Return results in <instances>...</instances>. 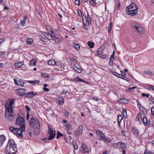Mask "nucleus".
<instances>
[{
  "label": "nucleus",
  "mask_w": 154,
  "mask_h": 154,
  "mask_svg": "<svg viewBox=\"0 0 154 154\" xmlns=\"http://www.w3.org/2000/svg\"><path fill=\"white\" fill-rule=\"evenodd\" d=\"M55 42L58 43H60L61 42V39L60 37H57L55 36V38L54 39Z\"/></svg>",
  "instance_id": "40"
},
{
  "label": "nucleus",
  "mask_w": 154,
  "mask_h": 154,
  "mask_svg": "<svg viewBox=\"0 0 154 154\" xmlns=\"http://www.w3.org/2000/svg\"><path fill=\"white\" fill-rule=\"evenodd\" d=\"M131 25L133 28L137 31L139 33L141 34L143 33L144 30L142 27L138 23L133 22L131 23Z\"/></svg>",
  "instance_id": "6"
},
{
  "label": "nucleus",
  "mask_w": 154,
  "mask_h": 154,
  "mask_svg": "<svg viewBox=\"0 0 154 154\" xmlns=\"http://www.w3.org/2000/svg\"><path fill=\"white\" fill-rule=\"evenodd\" d=\"M9 103L12 106L13 104L14 103V99H11L9 102Z\"/></svg>",
  "instance_id": "50"
},
{
  "label": "nucleus",
  "mask_w": 154,
  "mask_h": 154,
  "mask_svg": "<svg viewBox=\"0 0 154 154\" xmlns=\"http://www.w3.org/2000/svg\"><path fill=\"white\" fill-rule=\"evenodd\" d=\"M27 19V17L26 16L23 17V20H20V24L21 25V26H23L25 25Z\"/></svg>",
  "instance_id": "22"
},
{
  "label": "nucleus",
  "mask_w": 154,
  "mask_h": 154,
  "mask_svg": "<svg viewBox=\"0 0 154 154\" xmlns=\"http://www.w3.org/2000/svg\"><path fill=\"white\" fill-rule=\"evenodd\" d=\"M141 120V116L140 115V114L137 115V121H140V119Z\"/></svg>",
  "instance_id": "49"
},
{
  "label": "nucleus",
  "mask_w": 154,
  "mask_h": 154,
  "mask_svg": "<svg viewBox=\"0 0 154 154\" xmlns=\"http://www.w3.org/2000/svg\"><path fill=\"white\" fill-rule=\"evenodd\" d=\"M25 108L26 110L27 111L26 115V119L27 120H28L29 119V113L28 111L30 110V109L29 107L27 105L26 106Z\"/></svg>",
  "instance_id": "23"
},
{
  "label": "nucleus",
  "mask_w": 154,
  "mask_h": 154,
  "mask_svg": "<svg viewBox=\"0 0 154 154\" xmlns=\"http://www.w3.org/2000/svg\"><path fill=\"white\" fill-rule=\"evenodd\" d=\"M9 129L11 131H12L14 133V132H15L16 131V128H14L13 126H10V127H9Z\"/></svg>",
  "instance_id": "45"
},
{
  "label": "nucleus",
  "mask_w": 154,
  "mask_h": 154,
  "mask_svg": "<svg viewBox=\"0 0 154 154\" xmlns=\"http://www.w3.org/2000/svg\"><path fill=\"white\" fill-rule=\"evenodd\" d=\"M5 115L8 117L10 116L13 117L14 116V113L13 112V109L11 105L8 102L5 104Z\"/></svg>",
  "instance_id": "3"
},
{
  "label": "nucleus",
  "mask_w": 154,
  "mask_h": 154,
  "mask_svg": "<svg viewBox=\"0 0 154 154\" xmlns=\"http://www.w3.org/2000/svg\"><path fill=\"white\" fill-rule=\"evenodd\" d=\"M55 61L54 60H49L48 62V64L50 65H55Z\"/></svg>",
  "instance_id": "39"
},
{
  "label": "nucleus",
  "mask_w": 154,
  "mask_h": 154,
  "mask_svg": "<svg viewBox=\"0 0 154 154\" xmlns=\"http://www.w3.org/2000/svg\"><path fill=\"white\" fill-rule=\"evenodd\" d=\"M75 4L77 5H79L80 4V2L79 0H76L75 1Z\"/></svg>",
  "instance_id": "54"
},
{
  "label": "nucleus",
  "mask_w": 154,
  "mask_h": 154,
  "mask_svg": "<svg viewBox=\"0 0 154 154\" xmlns=\"http://www.w3.org/2000/svg\"><path fill=\"white\" fill-rule=\"evenodd\" d=\"M15 67L17 68H20L22 67L23 65V63L20 62H16L14 64Z\"/></svg>",
  "instance_id": "24"
},
{
  "label": "nucleus",
  "mask_w": 154,
  "mask_h": 154,
  "mask_svg": "<svg viewBox=\"0 0 154 154\" xmlns=\"http://www.w3.org/2000/svg\"><path fill=\"white\" fill-rule=\"evenodd\" d=\"M144 73L146 75H151L152 74V72H151L146 70L144 71Z\"/></svg>",
  "instance_id": "51"
},
{
  "label": "nucleus",
  "mask_w": 154,
  "mask_h": 154,
  "mask_svg": "<svg viewBox=\"0 0 154 154\" xmlns=\"http://www.w3.org/2000/svg\"><path fill=\"white\" fill-rule=\"evenodd\" d=\"M34 119L33 118V117L31 118L30 120L29 121V120H28L29 121V124L30 125V126L31 127H33V122H34Z\"/></svg>",
  "instance_id": "28"
},
{
  "label": "nucleus",
  "mask_w": 154,
  "mask_h": 154,
  "mask_svg": "<svg viewBox=\"0 0 154 154\" xmlns=\"http://www.w3.org/2000/svg\"><path fill=\"white\" fill-rule=\"evenodd\" d=\"M97 135L99 136V138L105 142L109 143L111 142L110 140L101 131L97 130L96 132Z\"/></svg>",
  "instance_id": "4"
},
{
  "label": "nucleus",
  "mask_w": 154,
  "mask_h": 154,
  "mask_svg": "<svg viewBox=\"0 0 154 154\" xmlns=\"http://www.w3.org/2000/svg\"><path fill=\"white\" fill-rule=\"evenodd\" d=\"M103 54L102 48H100L98 49L97 52V55L99 57H100Z\"/></svg>",
  "instance_id": "30"
},
{
  "label": "nucleus",
  "mask_w": 154,
  "mask_h": 154,
  "mask_svg": "<svg viewBox=\"0 0 154 154\" xmlns=\"http://www.w3.org/2000/svg\"><path fill=\"white\" fill-rule=\"evenodd\" d=\"M87 44L88 46H89L91 48H93L94 45V42H91L90 41L88 42H87Z\"/></svg>",
  "instance_id": "29"
},
{
  "label": "nucleus",
  "mask_w": 154,
  "mask_h": 154,
  "mask_svg": "<svg viewBox=\"0 0 154 154\" xmlns=\"http://www.w3.org/2000/svg\"><path fill=\"white\" fill-rule=\"evenodd\" d=\"M93 100H95L96 101H98V100H99L98 98L97 97H94L93 98Z\"/></svg>",
  "instance_id": "64"
},
{
  "label": "nucleus",
  "mask_w": 154,
  "mask_h": 154,
  "mask_svg": "<svg viewBox=\"0 0 154 154\" xmlns=\"http://www.w3.org/2000/svg\"><path fill=\"white\" fill-rule=\"evenodd\" d=\"M39 128H34V133L35 135H38L39 133Z\"/></svg>",
  "instance_id": "37"
},
{
  "label": "nucleus",
  "mask_w": 154,
  "mask_h": 154,
  "mask_svg": "<svg viewBox=\"0 0 154 154\" xmlns=\"http://www.w3.org/2000/svg\"><path fill=\"white\" fill-rule=\"evenodd\" d=\"M28 134L29 136L30 137H31L32 135V132L30 128H29L28 129Z\"/></svg>",
  "instance_id": "46"
},
{
  "label": "nucleus",
  "mask_w": 154,
  "mask_h": 154,
  "mask_svg": "<svg viewBox=\"0 0 154 154\" xmlns=\"http://www.w3.org/2000/svg\"><path fill=\"white\" fill-rule=\"evenodd\" d=\"M64 115L66 116L67 117L68 116L69 113L66 110H64Z\"/></svg>",
  "instance_id": "56"
},
{
  "label": "nucleus",
  "mask_w": 154,
  "mask_h": 154,
  "mask_svg": "<svg viewBox=\"0 0 154 154\" xmlns=\"http://www.w3.org/2000/svg\"><path fill=\"white\" fill-rule=\"evenodd\" d=\"M137 103L138 106L139 108L140 107H142L143 108V107L142 106L140 103L139 102L138 100L137 101Z\"/></svg>",
  "instance_id": "61"
},
{
  "label": "nucleus",
  "mask_w": 154,
  "mask_h": 154,
  "mask_svg": "<svg viewBox=\"0 0 154 154\" xmlns=\"http://www.w3.org/2000/svg\"><path fill=\"white\" fill-rule=\"evenodd\" d=\"M14 83L17 85H20L22 87H23L24 85L25 82L24 81L20 79L16 80V79H14Z\"/></svg>",
  "instance_id": "14"
},
{
  "label": "nucleus",
  "mask_w": 154,
  "mask_h": 154,
  "mask_svg": "<svg viewBox=\"0 0 154 154\" xmlns=\"http://www.w3.org/2000/svg\"><path fill=\"white\" fill-rule=\"evenodd\" d=\"M131 130L133 134L136 136H137L139 134V130L136 128L132 127L131 128Z\"/></svg>",
  "instance_id": "17"
},
{
  "label": "nucleus",
  "mask_w": 154,
  "mask_h": 154,
  "mask_svg": "<svg viewBox=\"0 0 154 154\" xmlns=\"http://www.w3.org/2000/svg\"><path fill=\"white\" fill-rule=\"evenodd\" d=\"M112 23H111L109 26V30H108V32H109L111 29V28H112Z\"/></svg>",
  "instance_id": "63"
},
{
  "label": "nucleus",
  "mask_w": 154,
  "mask_h": 154,
  "mask_svg": "<svg viewBox=\"0 0 154 154\" xmlns=\"http://www.w3.org/2000/svg\"><path fill=\"white\" fill-rule=\"evenodd\" d=\"M57 102L58 104L63 105V100L62 97H59L57 100Z\"/></svg>",
  "instance_id": "19"
},
{
  "label": "nucleus",
  "mask_w": 154,
  "mask_h": 154,
  "mask_svg": "<svg viewBox=\"0 0 154 154\" xmlns=\"http://www.w3.org/2000/svg\"><path fill=\"white\" fill-rule=\"evenodd\" d=\"M17 148L16 146L7 145L6 148V152L8 154H14L17 152Z\"/></svg>",
  "instance_id": "5"
},
{
  "label": "nucleus",
  "mask_w": 154,
  "mask_h": 154,
  "mask_svg": "<svg viewBox=\"0 0 154 154\" xmlns=\"http://www.w3.org/2000/svg\"><path fill=\"white\" fill-rule=\"evenodd\" d=\"M123 113L125 118L127 117V111L126 110H125L124 109H123Z\"/></svg>",
  "instance_id": "48"
},
{
  "label": "nucleus",
  "mask_w": 154,
  "mask_h": 154,
  "mask_svg": "<svg viewBox=\"0 0 154 154\" xmlns=\"http://www.w3.org/2000/svg\"><path fill=\"white\" fill-rule=\"evenodd\" d=\"M36 64V61L35 59H32L29 63L30 66H35Z\"/></svg>",
  "instance_id": "32"
},
{
  "label": "nucleus",
  "mask_w": 154,
  "mask_h": 154,
  "mask_svg": "<svg viewBox=\"0 0 154 154\" xmlns=\"http://www.w3.org/2000/svg\"><path fill=\"white\" fill-rule=\"evenodd\" d=\"M153 153L152 152H148L147 151H145L144 154H152Z\"/></svg>",
  "instance_id": "62"
},
{
  "label": "nucleus",
  "mask_w": 154,
  "mask_h": 154,
  "mask_svg": "<svg viewBox=\"0 0 154 154\" xmlns=\"http://www.w3.org/2000/svg\"><path fill=\"white\" fill-rule=\"evenodd\" d=\"M5 140V137L4 135H0V143H1L2 144Z\"/></svg>",
  "instance_id": "26"
},
{
  "label": "nucleus",
  "mask_w": 154,
  "mask_h": 154,
  "mask_svg": "<svg viewBox=\"0 0 154 154\" xmlns=\"http://www.w3.org/2000/svg\"><path fill=\"white\" fill-rule=\"evenodd\" d=\"M78 13L80 16H82L83 15H84L83 13L81 12V11L80 10H78Z\"/></svg>",
  "instance_id": "55"
},
{
  "label": "nucleus",
  "mask_w": 154,
  "mask_h": 154,
  "mask_svg": "<svg viewBox=\"0 0 154 154\" xmlns=\"http://www.w3.org/2000/svg\"><path fill=\"white\" fill-rule=\"evenodd\" d=\"M123 119V117L122 115H119L117 117L118 122L119 126H120V123Z\"/></svg>",
  "instance_id": "27"
},
{
  "label": "nucleus",
  "mask_w": 154,
  "mask_h": 154,
  "mask_svg": "<svg viewBox=\"0 0 154 154\" xmlns=\"http://www.w3.org/2000/svg\"><path fill=\"white\" fill-rule=\"evenodd\" d=\"M114 75L116 76L117 77L121 78L122 75H121V74H119L116 72H113L112 73Z\"/></svg>",
  "instance_id": "41"
},
{
  "label": "nucleus",
  "mask_w": 154,
  "mask_h": 154,
  "mask_svg": "<svg viewBox=\"0 0 154 154\" xmlns=\"http://www.w3.org/2000/svg\"><path fill=\"white\" fill-rule=\"evenodd\" d=\"M136 88V87H131V88H128V91H129V92L131 91L132 90H133V89Z\"/></svg>",
  "instance_id": "57"
},
{
  "label": "nucleus",
  "mask_w": 154,
  "mask_h": 154,
  "mask_svg": "<svg viewBox=\"0 0 154 154\" xmlns=\"http://www.w3.org/2000/svg\"><path fill=\"white\" fill-rule=\"evenodd\" d=\"M73 145L74 149L75 150L78 149V146L75 142H73Z\"/></svg>",
  "instance_id": "42"
},
{
  "label": "nucleus",
  "mask_w": 154,
  "mask_h": 154,
  "mask_svg": "<svg viewBox=\"0 0 154 154\" xmlns=\"http://www.w3.org/2000/svg\"><path fill=\"white\" fill-rule=\"evenodd\" d=\"M151 114L153 116V118L154 119V107H152L151 109Z\"/></svg>",
  "instance_id": "53"
},
{
  "label": "nucleus",
  "mask_w": 154,
  "mask_h": 154,
  "mask_svg": "<svg viewBox=\"0 0 154 154\" xmlns=\"http://www.w3.org/2000/svg\"><path fill=\"white\" fill-rule=\"evenodd\" d=\"M83 127L82 125H80L76 131L74 132L75 134L77 136L81 135L82 133Z\"/></svg>",
  "instance_id": "13"
},
{
  "label": "nucleus",
  "mask_w": 154,
  "mask_h": 154,
  "mask_svg": "<svg viewBox=\"0 0 154 154\" xmlns=\"http://www.w3.org/2000/svg\"><path fill=\"white\" fill-rule=\"evenodd\" d=\"M39 82V81L38 80H36L35 81H28V82L32 85H35L36 83H38Z\"/></svg>",
  "instance_id": "31"
},
{
  "label": "nucleus",
  "mask_w": 154,
  "mask_h": 154,
  "mask_svg": "<svg viewBox=\"0 0 154 154\" xmlns=\"http://www.w3.org/2000/svg\"><path fill=\"white\" fill-rule=\"evenodd\" d=\"M121 75H122V77H124V76H125V75H126V74L124 72L122 71H121Z\"/></svg>",
  "instance_id": "59"
},
{
  "label": "nucleus",
  "mask_w": 154,
  "mask_h": 154,
  "mask_svg": "<svg viewBox=\"0 0 154 154\" xmlns=\"http://www.w3.org/2000/svg\"><path fill=\"white\" fill-rule=\"evenodd\" d=\"M37 93L36 92H34L32 91L29 92L25 94V95L26 97L27 98H32L34 97V96L37 95Z\"/></svg>",
  "instance_id": "15"
},
{
  "label": "nucleus",
  "mask_w": 154,
  "mask_h": 154,
  "mask_svg": "<svg viewBox=\"0 0 154 154\" xmlns=\"http://www.w3.org/2000/svg\"><path fill=\"white\" fill-rule=\"evenodd\" d=\"M114 58V56L113 55V54H112L110 58V62L109 63V65H112V64L113 60Z\"/></svg>",
  "instance_id": "34"
},
{
  "label": "nucleus",
  "mask_w": 154,
  "mask_h": 154,
  "mask_svg": "<svg viewBox=\"0 0 154 154\" xmlns=\"http://www.w3.org/2000/svg\"><path fill=\"white\" fill-rule=\"evenodd\" d=\"M63 135L62 133L60 132H58L57 133V137H56V138L57 139H59L60 137L63 136Z\"/></svg>",
  "instance_id": "44"
},
{
  "label": "nucleus",
  "mask_w": 154,
  "mask_h": 154,
  "mask_svg": "<svg viewBox=\"0 0 154 154\" xmlns=\"http://www.w3.org/2000/svg\"><path fill=\"white\" fill-rule=\"evenodd\" d=\"M127 9L129 15L134 16L137 13L138 7L134 3H132L130 6L126 8V9Z\"/></svg>",
  "instance_id": "2"
},
{
  "label": "nucleus",
  "mask_w": 154,
  "mask_h": 154,
  "mask_svg": "<svg viewBox=\"0 0 154 154\" xmlns=\"http://www.w3.org/2000/svg\"><path fill=\"white\" fill-rule=\"evenodd\" d=\"M15 124L20 127H25V123L24 119L21 117H17L16 120Z\"/></svg>",
  "instance_id": "7"
},
{
  "label": "nucleus",
  "mask_w": 154,
  "mask_h": 154,
  "mask_svg": "<svg viewBox=\"0 0 154 154\" xmlns=\"http://www.w3.org/2000/svg\"><path fill=\"white\" fill-rule=\"evenodd\" d=\"M66 130L68 132L69 134H72V125L69 124H66L64 126Z\"/></svg>",
  "instance_id": "16"
},
{
  "label": "nucleus",
  "mask_w": 154,
  "mask_h": 154,
  "mask_svg": "<svg viewBox=\"0 0 154 154\" xmlns=\"http://www.w3.org/2000/svg\"><path fill=\"white\" fill-rule=\"evenodd\" d=\"M74 69L78 73H81L82 72V70L77 67L75 66H73Z\"/></svg>",
  "instance_id": "36"
},
{
  "label": "nucleus",
  "mask_w": 154,
  "mask_h": 154,
  "mask_svg": "<svg viewBox=\"0 0 154 154\" xmlns=\"http://www.w3.org/2000/svg\"><path fill=\"white\" fill-rule=\"evenodd\" d=\"M147 124L150 127H151L152 126V122L151 121H149L148 122H147Z\"/></svg>",
  "instance_id": "60"
},
{
  "label": "nucleus",
  "mask_w": 154,
  "mask_h": 154,
  "mask_svg": "<svg viewBox=\"0 0 154 154\" xmlns=\"http://www.w3.org/2000/svg\"><path fill=\"white\" fill-rule=\"evenodd\" d=\"M7 145H10L11 146H16V144L15 143L14 140L12 139H10L8 142V144Z\"/></svg>",
  "instance_id": "21"
},
{
  "label": "nucleus",
  "mask_w": 154,
  "mask_h": 154,
  "mask_svg": "<svg viewBox=\"0 0 154 154\" xmlns=\"http://www.w3.org/2000/svg\"><path fill=\"white\" fill-rule=\"evenodd\" d=\"M16 92L18 96H21L25 95L26 90L24 88H18L16 91Z\"/></svg>",
  "instance_id": "12"
},
{
  "label": "nucleus",
  "mask_w": 154,
  "mask_h": 154,
  "mask_svg": "<svg viewBox=\"0 0 154 154\" xmlns=\"http://www.w3.org/2000/svg\"><path fill=\"white\" fill-rule=\"evenodd\" d=\"M48 133L50 135V136L48 138V140H52L55 136V131L53 130L49 127Z\"/></svg>",
  "instance_id": "10"
},
{
  "label": "nucleus",
  "mask_w": 154,
  "mask_h": 154,
  "mask_svg": "<svg viewBox=\"0 0 154 154\" xmlns=\"http://www.w3.org/2000/svg\"><path fill=\"white\" fill-rule=\"evenodd\" d=\"M87 17L84 16L85 20L82 17L83 21V28L87 30H88L90 29V25L91 23V19L90 16L89 15L87 11Z\"/></svg>",
  "instance_id": "1"
},
{
  "label": "nucleus",
  "mask_w": 154,
  "mask_h": 154,
  "mask_svg": "<svg viewBox=\"0 0 154 154\" xmlns=\"http://www.w3.org/2000/svg\"><path fill=\"white\" fill-rule=\"evenodd\" d=\"M34 128H40V124L37 119H35L34 120Z\"/></svg>",
  "instance_id": "20"
},
{
  "label": "nucleus",
  "mask_w": 154,
  "mask_h": 154,
  "mask_svg": "<svg viewBox=\"0 0 154 154\" xmlns=\"http://www.w3.org/2000/svg\"><path fill=\"white\" fill-rule=\"evenodd\" d=\"M42 34L46 38L50 40H54L55 36L53 35V31L51 30L50 32H42Z\"/></svg>",
  "instance_id": "8"
},
{
  "label": "nucleus",
  "mask_w": 154,
  "mask_h": 154,
  "mask_svg": "<svg viewBox=\"0 0 154 154\" xmlns=\"http://www.w3.org/2000/svg\"><path fill=\"white\" fill-rule=\"evenodd\" d=\"M33 41V40L32 38H28L26 40V43L28 44H30Z\"/></svg>",
  "instance_id": "43"
},
{
  "label": "nucleus",
  "mask_w": 154,
  "mask_h": 154,
  "mask_svg": "<svg viewBox=\"0 0 154 154\" xmlns=\"http://www.w3.org/2000/svg\"><path fill=\"white\" fill-rule=\"evenodd\" d=\"M119 102L122 104H127L128 102V100L125 98H121L119 100Z\"/></svg>",
  "instance_id": "18"
},
{
  "label": "nucleus",
  "mask_w": 154,
  "mask_h": 154,
  "mask_svg": "<svg viewBox=\"0 0 154 154\" xmlns=\"http://www.w3.org/2000/svg\"><path fill=\"white\" fill-rule=\"evenodd\" d=\"M82 147L83 149L82 151L83 152L86 153L89 152V150L87 147L84 146Z\"/></svg>",
  "instance_id": "38"
},
{
  "label": "nucleus",
  "mask_w": 154,
  "mask_h": 154,
  "mask_svg": "<svg viewBox=\"0 0 154 154\" xmlns=\"http://www.w3.org/2000/svg\"><path fill=\"white\" fill-rule=\"evenodd\" d=\"M61 64V63L60 61H57V62H56L55 61V65H56L57 66H59Z\"/></svg>",
  "instance_id": "52"
},
{
  "label": "nucleus",
  "mask_w": 154,
  "mask_h": 154,
  "mask_svg": "<svg viewBox=\"0 0 154 154\" xmlns=\"http://www.w3.org/2000/svg\"><path fill=\"white\" fill-rule=\"evenodd\" d=\"M25 127H20L19 128H16V131L14 132V134L17 135L18 136L23 137L22 132L24 131Z\"/></svg>",
  "instance_id": "9"
},
{
  "label": "nucleus",
  "mask_w": 154,
  "mask_h": 154,
  "mask_svg": "<svg viewBox=\"0 0 154 154\" xmlns=\"http://www.w3.org/2000/svg\"><path fill=\"white\" fill-rule=\"evenodd\" d=\"M149 88L150 90H152L154 91V86L153 85H149Z\"/></svg>",
  "instance_id": "58"
},
{
  "label": "nucleus",
  "mask_w": 154,
  "mask_h": 154,
  "mask_svg": "<svg viewBox=\"0 0 154 154\" xmlns=\"http://www.w3.org/2000/svg\"><path fill=\"white\" fill-rule=\"evenodd\" d=\"M141 120L142 121L143 123L145 126H146L147 124V118L145 116H144L143 119H141Z\"/></svg>",
  "instance_id": "25"
},
{
  "label": "nucleus",
  "mask_w": 154,
  "mask_h": 154,
  "mask_svg": "<svg viewBox=\"0 0 154 154\" xmlns=\"http://www.w3.org/2000/svg\"><path fill=\"white\" fill-rule=\"evenodd\" d=\"M41 75L43 78H50V77L49 76L48 74L47 73L44 72H42Z\"/></svg>",
  "instance_id": "35"
},
{
  "label": "nucleus",
  "mask_w": 154,
  "mask_h": 154,
  "mask_svg": "<svg viewBox=\"0 0 154 154\" xmlns=\"http://www.w3.org/2000/svg\"><path fill=\"white\" fill-rule=\"evenodd\" d=\"M73 45L75 48L76 50H80V47L79 44L74 42L73 43Z\"/></svg>",
  "instance_id": "33"
},
{
  "label": "nucleus",
  "mask_w": 154,
  "mask_h": 154,
  "mask_svg": "<svg viewBox=\"0 0 154 154\" xmlns=\"http://www.w3.org/2000/svg\"><path fill=\"white\" fill-rule=\"evenodd\" d=\"M113 146L117 149H123L126 147V145L122 142H118L113 143Z\"/></svg>",
  "instance_id": "11"
},
{
  "label": "nucleus",
  "mask_w": 154,
  "mask_h": 154,
  "mask_svg": "<svg viewBox=\"0 0 154 154\" xmlns=\"http://www.w3.org/2000/svg\"><path fill=\"white\" fill-rule=\"evenodd\" d=\"M89 2L90 4L93 6L96 5V3L94 0H90Z\"/></svg>",
  "instance_id": "47"
}]
</instances>
